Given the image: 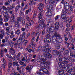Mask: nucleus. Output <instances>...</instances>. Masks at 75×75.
<instances>
[{"instance_id": "obj_20", "label": "nucleus", "mask_w": 75, "mask_h": 75, "mask_svg": "<svg viewBox=\"0 0 75 75\" xmlns=\"http://www.w3.org/2000/svg\"><path fill=\"white\" fill-rule=\"evenodd\" d=\"M64 58L65 61H71V57L70 56L67 57V55L66 56H63Z\"/></svg>"}, {"instance_id": "obj_53", "label": "nucleus", "mask_w": 75, "mask_h": 75, "mask_svg": "<svg viewBox=\"0 0 75 75\" xmlns=\"http://www.w3.org/2000/svg\"><path fill=\"white\" fill-rule=\"evenodd\" d=\"M9 38V36H8V35H7L6 36L5 39L6 40V41H7L8 40V38Z\"/></svg>"}, {"instance_id": "obj_56", "label": "nucleus", "mask_w": 75, "mask_h": 75, "mask_svg": "<svg viewBox=\"0 0 75 75\" xmlns=\"http://www.w3.org/2000/svg\"><path fill=\"white\" fill-rule=\"evenodd\" d=\"M16 57L17 60H18V61H19V60L20 59V56H19L18 55L16 56Z\"/></svg>"}, {"instance_id": "obj_15", "label": "nucleus", "mask_w": 75, "mask_h": 75, "mask_svg": "<svg viewBox=\"0 0 75 75\" xmlns=\"http://www.w3.org/2000/svg\"><path fill=\"white\" fill-rule=\"evenodd\" d=\"M69 9L67 8H64L63 11H62V14H66L68 13V10Z\"/></svg>"}, {"instance_id": "obj_19", "label": "nucleus", "mask_w": 75, "mask_h": 75, "mask_svg": "<svg viewBox=\"0 0 75 75\" xmlns=\"http://www.w3.org/2000/svg\"><path fill=\"white\" fill-rule=\"evenodd\" d=\"M16 18V16L13 14L11 17V22H14V19Z\"/></svg>"}, {"instance_id": "obj_60", "label": "nucleus", "mask_w": 75, "mask_h": 75, "mask_svg": "<svg viewBox=\"0 0 75 75\" xmlns=\"http://www.w3.org/2000/svg\"><path fill=\"white\" fill-rule=\"evenodd\" d=\"M21 46H22V45L20 43L19 44V45L17 47L18 48H20L21 47Z\"/></svg>"}, {"instance_id": "obj_44", "label": "nucleus", "mask_w": 75, "mask_h": 75, "mask_svg": "<svg viewBox=\"0 0 75 75\" xmlns=\"http://www.w3.org/2000/svg\"><path fill=\"white\" fill-rule=\"evenodd\" d=\"M71 50H74V49H75V45L73 44L72 43L71 44Z\"/></svg>"}, {"instance_id": "obj_50", "label": "nucleus", "mask_w": 75, "mask_h": 75, "mask_svg": "<svg viewBox=\"0 0 75 75\" xmlns=\"http://www.w3.org/2000/svg\"><path fill=\"white\" fill-rule=\"evenodd\" d=\"M35 30H38V31H39L40 30V28L38 26H35Z\"/></svg>"}, {"instance_id": "obj_62", "label": "nucleus", "mask_w": 75, "mask_h": 75, "mask_svg": "<svg viewBox=\"0 0 75 75\" xmlns=\"http://www.w3.org/2000/svg\"><path fill=\"white\" fill-rule=\"evenodd\" d=\"M33 49L32 48V49H29V50H28V52H31V51H32V52H34V51H33Z\"/></svg>"}, {"instance_id": "obj_47", "label": "nucleus", "mask_w": 75, "mask_h": 75, "mask_svg": "<svg viewBox=\"0 0 75 75\" xmlns=\"http://www.w3.org/2000/svg\"><path fill=\"white\" fill-rule=\"evenodd\" d=\"M8 20V17H5L4 21L5 22H7Z\"/></svg>"}, {"instance_id": "obj_13", "label": "nucleus", "mask_w": 75, "mask_h": 75, "mask_svg": "<svg viewBox=\"0 0 75 75\" xmlns=\"http://www.w3.org/2000/svg\"><path fill=\"white\" fill-rule=\"evenodd\" d=\"M52 12L51 11L47 10V12L46 13V16L48 17L49 16H52Z\"/></svg>"}, {"instance_id": "obj_24", "label": "nucleus", "mask_w": 75, "mask_h": 75, "mask_svg": "<svg viewBox=\"0 0 75 75\" xmlns=\"http://www.w3.org/2000/svg\"><path fill=\"white\" fill-rule=\"evenodd\" d=\"M42 71L43 72H45V74H48L49 73V71H48V70L45 68H43Z\"/></svg>"}, {"instance_id": "obj_18", "label": "nucleus", "mask_w": 75, "mask_h": 75, "mask_svg": "<svg viewBox=\"0 0 75 75\" xmlns=\"http://www.w3.org/2000/svg\"><path fill=\"white\" fill-rule=\"evenodd\" d=\"M43 14L44 12H43V11H41L38 14V18H42V16H43Z\"/></svg>"}, {"instance_id": "obj_28", "label": "nucleus", "mask_w": 75, "mask_h": 75, "mask_svg": "<svg viewBox=\"0 0 75 75\" xmlns=\"http://www.w3.org/2000/svg\"><path fill=\"white\" fill-rule=\"evenodd\" d=\"M70 56L72 57L73 58H75V53L73 54V52H72L70 51Z\"/></svg>"}, {"instance_id": "obj_63", "label": "nucleus", "mask_w": 75, "mask_h": 75, "mask_svg": "<svg viewBox=\"0 0 75 75\" xmlns=\"http://www.w3.org/2000/svg\"><path fill=\"white\" fill-rule=\"evenodd\" d=\"M4 16L5 17H7V13H4Z\"/></svg>"}, {"instance_id": "obj_48", "label": "nucleus", "mask_w": 75, "mask_h": 75, "mask_svg": "<svg viewBox=\"0 0 75 75\" xmlns=\"http://www.w3.org/2000/svg\"><path fill=\"white\" fill-rule=\"evenodd\" d=\"M72 19L71 18H69L68 20V22L69 23H72Z\"/></svg>"}, {"instance_id": "obj_37", "label": "nucleus", "mask_w": 75, "mask_h": 75, "mask_svg": "<svg viewBox=\"0 0 75 75\" xmlns=\"http://www.w3.org/2000/svg\"><path fill=\"white\" fill-rule=\"evenodd\" d=\"M48 33H47V34L46 35V37L47 38H49V37H50V35L51 34V33L48 32Z\"/></svg>"}, {"instance_id": "obj_22", "label": "nucleus", "mask_w": 75, "mask_h": 75, "mask_svg": "<svg viewBox=\"0 0 75 75\" xmlns=\"http://www.w3.org/2000/svg\"><path fill=\"white\" fill-rule=\"evenodd\" d=\"M60 25H59V23L58 22H57L55 23V27L56 29L58 30L59 28Z\"/></svg>"}, {"instance_id": "obj_23", "label": "nucleus", "mask_w": 75, "mask_h": 75, "mask_svg": "<svg viewBox=\"0 0 75 75\" xmlns=\"http://www.w3.org/2000/svg\"><path fill=\"white\" fill-rule=\"evenodd\" d=\"M65 51H66V53H64L63 54V56H65L66 57L67 55H68V54H69V49L68 50H65Z\"/></svg>"}, {"instance_id": "obj_41", "label": "nucleus", "mask_w": 75, "mask_h": 75, "mask_svg": "<svg viewBox=\"0 0 75 75\" xmlns=\"http://www.w3.org/2000/svg\"><path fill=\"white\" fill-rule=\"evenodd\" d=\"M16 34H17V35H19L20 33V31L19 29H18L15 32Z\"/></svg>"}, {"instance_id": "obj_21", "label": "nucleus", "mask_w": 75, "mask_h": 75, "mask_svg": "<svg viewBox=\"0 0 75 75\" xmlns=\"http://www.w3.org/2000/svg\"><path fill=\"white\" fill-rule=\"evenodd\" d=\"M64 58L65 61H71V57L70 56L67 57V55L66 56H63Z\"/></svg>"}, {"instance_id": "obj_10", "label": "nucleus", "mask_w": 75, "mask_h": 75, "mask_svg": "<svg viewBox=\"0 0 75 75\" xmlns=\"http://www.w3.org/2000/svg\"><path fill=\"white\" fill-rule=\"evenodd\" d=\"M44 41L45 42H47V43H50L51 42V39L50 38H45L44 39Z\"/></svg>"}, {"instance_id": "obj_61", "label": "nucleus", "mask_w": 75, "mask_h": 75, "mask_svg": "<svg viewBox=\"0 0 75 75\" xmlns=\"http://www.w3.org/2000/svg\"><path fill=\"white\" fill-rule=\"evenodd\" d=\"M39 6H40L42 8V7H44V5L43 4L41 3L39 4Z\"/></svg>"}, {"instance_id": "obj_38", "label": "nucleus", "mask_w": 75, "mask_h": 75, "mask_svg": "<svg viewBox=\"0 0 75 75\" xmlns=\"http://www.w3.org/2000/svg\"><path fill=\"white\" fill-rule=\"evenodd\" d=\"M35 37H33L32 38V39L31 41V44H33V43H35L34 41H35Z\"/></svg>"}, {"instance_id": "obj_17", "label": "nucleus", "mask_w": 75, "mask_h": 75, "mask_svg": "<svg viewBox=\"0 0 75 75\" xmlns=\"http://www.w3.org/2000/svg\"><path fill=\"white\" fill-rule=\"evenodd\" d=\"M58 41L59 42H62V39L61 37V35L59 34H58Z\"/></svg>"}, {"instance_id": "obj_55", "label": "nucleus", "mask_w": 75, "mask_h": 75, "mask_svg": "<svg viewBox=\"0 0 75 75\" xmlns=\"http://www.w3.org/2000/svg\"><path fill=\"white\" fill-rule=\"evenodd\" d=\"M6 55L7 57L8 58H11V56L10 54H6Z\"/></svg>"}, {"instance_id": "obj_36", "label": "nucleus", "mask_w": 75, "mask_h": 75, "mask_svg": "<svg viewBox=\"0 0 75 75\" xmlns=\"http://www.w3.org/2000/svg\"><path fill=\"white\" fill-rule=\"evenodd\" d=\"M6 64H2L1 65V67L3 68V69L4 70H5V69H6V66H5L6 65Z\"/></svg>"}, {"instance_id": "obj_2", "label": "nucleus", "mask_w": 75, "mask_h": 75, "mask_svg": "<svg viewBox=\"0 0 75 75\" xmlns=\"http://www.w3.org/2000/svg\"><path fill=\"white\" fill-rule=\"evenodd\" d=\"M44 55L45 57L44 58L45 59V60H48L49 58H51L52 57V56L49 52H45L44 53Z\"/></svg>"}, {"instance_id": "obj_51", "label": "nucleus", "mask_w": 75, "mask_h": 75, "mask_svg": "<svg viewBox=\"0 0 75 75\" xmlns=\"http://www.w3.org/2000/svg\"><path fill=\"white\" fill-rule=\"evenodd\" d=\"M24 41V45H25V46H26V45H27V43H28V40H25Z\"/></svg>"}, {"instance_id": "obj_9", "label": "nucleus", "mask_w": 75, "mask_h": 75, "mask_svg": "<svg viewBox=\"0 0 75 75\" xmlns=\"http://www.w3.org/2000/svg\"><path fill=\"white\" fill-rule=\"evenodd\" d=\"M49 31H48V32L51 33V34H52V33L53 32L54 33V32H55V31L54 32V30H55V28L54 26H51L50 28H49Z\"/></svg>"}, {"instance_id": "obj_43", "label": "nucleus", "mask_w": 75, "mask_h": 75, "mask_svg": "<svg viewBox=\"0 0 75 75\" xmlns=\"http://www.w3.org/2000/svg\"><path fill=\"white\" fill-rule=\"evenodd\" d=\"M10 50L11 51H13V53L12 54V55H14V54H15V50L13 48H10Z\"/></svg>"}, {"instance_id": "obj_33", "label": "nucleus", "mask_w": 75, "mask_h": 75, "mask_svg": "<svg viewBox=\"0 0 75 75\" xmlns=\"http://www.w3.org/2000/svg\"><path fill=\"white\" fill-rule=\"evenodd\" d=\"M4 55V50H1L0 55L1 57H3V55Z\"/></svg>"}, {"instance_id": "obj_54", "label": "nucleus", "mask_w": 75, "mask_h": 75, "mask_svg": "<svg viewBox=\"0 0 75 75\" xmlns=\"http://www.w3.org/2000/svg\"><path fill=\"white\" fill-rule=\"evenodd\" d=\"M9 44L10 46V47H11V48H13V47L14 45L13 44V43H10Z\"/></svg>"}, {"instance_id": "obj_7", "label": "nucleus", "mask_w": 75, "mask_h": 75, "mask_svg": "<svg viewBox=\"0 0 75 75\" xmlns=\"http://www.w3.org/2000/svg\"><path fill=\"white\" fill-rule=\"evenodd\" d=\"M38 23L39 24H42L45 23V20L44 19H42V18H39Z\"/></svg>"}, {"instance_id": "obj_49", "label": "nucleus", "mask_w": 75, "mask_h": 75, "mask_svg": "<svg viewBox=\"0 0 75 75\" xmlns=\"http://www.w3.org/2000/svg\"><path fill=\"white\" fill-rule=\"evenodd\" d=\"M42 7L39 6L38 7V11H41V10H42Z\"/></svg>"}, {"instance_id": "obj_8", "label": "nucleus", "mask_w": 75, "mask_h": 75, "mask_svg": "<svg viewBox=\"0 0 75 75\" xmlns=\"http://www.w3.org/2000/svg\"><path fill=\"white\" fill-rule=\"evenodd\" d=\"M24 38H25L20 36L18 39V40L19 41L20 43H21V42L23 43V42H24L25 41Z\"/></svg>"}, {"instance_id": "obj_25", "label": "nucleus", "mask_w": 75, "mask_h": 75, "mask_svg": "<svg viewBox=\"0 0 75 75\" xmlns=\"http://www.w3.org/2000/svg\"><path fill=\"white\" fill-rule=\"evenodd\" d=\"M20 5H17L15 7V12H16V13H17V11H18V10H19V9H20Z\"/></svg>"}, {"instance_id": "obj_14", "label": "nucleus", "mask_w": 75, "mask_h": 75, "mask_svg": "<svg viewBox=\"0 0 75 75\" xmlns=\"http://www.w3.org/2000/svg\"><path fill=\"white\" fill-rule=\"evenodd\" d=\"M68 63V61H63V62H62L60 65V67L62 68H64L65 67V64H67Z\"/></svg>"}, {"instance_id": "obj_5", "label": "nucleus", "mask_w": 75, "mask_h": 75, "mask_svg": "<svg viewBox=\"0 0 75 75\" xmlns=\"http://www.w3.org/2000/svg\"><path fill=\"white\" fill-rule=\"evenodd\" d=\"M52 54L54 55H57L58 56H60V52H59L58 51L56 50H54L52 52Z\"/></svg>"}, {"instance_id": "obj_12", "label": "nucleus", "mask_w": 75, "mask_h": 75, "mask_svg": "<svg viewBox=\"0 0 75 75\" xmlns=\"http://www.w3.org/2000/svg\"><path fill=\"white\" fill-rule=\"evenodd\" d=\"M33 67H34L33 65H32L30 66H27L26 68V71L29 70V71H30L33 69Z\"/></svg>"}, {"instance_id": "obj_16", "label": "nucleus", "mask_w": 75, "mask_h": 75, "mask_svg": "<svg viewBox=\"0 0 75 75\" xmlns=\"http://www.w3.org/2000/svg\"><path fill=\"white\" fill-rule=\"evenodd\" d=\"M53 8V6L52 5H48L46 7V9H47V10H49V11H51V9L52 8Z\"/></svg>"}, {"instance_id": "obj_26", "label": "nucleus", "mask_w": 75, "mask_h": 75, "mask_svg": "<svg viewBox=\"0 0 75 75\" xmlns=\"http://www.w3.org/2000/svg\"><path fill=\"white\" fill-rule=\"evenodd\" d=\"M15 25L14 26L15 27H19L20 26V24H19V22L18 21L14 23Z\"/></svg>"}, {"instance_id": "obj_52", "label": "nucleus", "mask_w": 75, "mask_h": 75, "mask_svg": "<svg viewBox=\"0 0 75 75\" xmlns=\"http://www.w3.org/2000/svg\"><path fill=\"white\" fill-rule=\"evenodd\" d=\"M55 21H57L58 20V18H59V16H57L55 17Z\"/></svg>"}, {"instance_id": "obj_30", "label": "nucleus", "mask_w": 75, "mask_h": 75, "mask_svg": "<svg viewBox=\"0 0 75 75\" xmlns=\"http://www.w3.org/2000/svg\"><path fill=\"white\" fill-rule=\"evenodd\" d=\"M55 47L57 50H59L60 48V45L59 44H56Z\"/></svg>"}, {"instance_id": "obj_58", "label": "nucleus", "mask_w": 75, "mask_h": 75, "mask_svg": "<svg viewBox=\"0 0 75 75\" xmlns=\"http://www.w3.org/2000/svg\"><path fill=\"white\" fill-rule=\"evenodd\" d=\"M45 30H43L42 31V35H44L45 34Z\"/></svg>"}, {"instance_id": "obj_57", "label": "nucleus", "mask_w": 75, "mask_h": 75, "mask_svg": "<svg viewBox=\"0 0 75 75\" xmlns=\"http://www.w3.org/2000/svg\"><path fill=\"white\" fill-rule=\"evenodd\" d=\"M25 33H23L22 34V35L20 36V37H24L25 38Z\"/></svg>"}, {"instance_id": "obj_32", "label": "nucleus", "mask_w": 75, "mask_h": 75, "mask_svg": "<svg viewBox=\"0 0 75 75\" xmlns=\"http://www.w3.org/2000/svg\"><path fill=\"white\" fill-rule=\"evenodd\" d=\"M20 44V41H19L18 40L17 42L15 43L14 44V46H16L17 47V46H18V45H19Z\"/></svg>"}, {"instance_id": "obj_46", "label": "nucleus", "mask_w": 75, "mask_h": 75, "mask_svg": "<svg viewBox=\"0 0 75 75\" xmlns=\"http://www.w3.org/2000/svg\"><path fill=\"white\" fill-rule=\"evenodd\" d=\"M11 66H12V63L11 62H9L8 64V67L9 68H10L11 67Z\"/></svg>"}, {"instance_id": "obj_31", "label": "nucleus", "mask_w": 75, "mask_h": 75, "mask_svg": "<svg viewBox=\"0 0 75 75\" xmlns=\"http://www.w3.org/2000/svg\"><path fill=\"white\" fill-rule=\"evenodd\" d=\"M49 4H54V3H55V1L54 0H51L49 1Z\"/></svg>"}, {"instance_id": "obj_64", "label": "nucleus", "mask_w": 75, "mask_h": 75, "mask_svg": "<svg viewBox=\"0 0 75 75\" xmlns=\"http://www.w3.org/2000/svg\"><path fill=\"white\" fill-rule=\"evenodd\" d=\"M3 18H2V15H0V21H3Z\"/></svg>"}, {"instance_id": "obj_11", "label": "nucleus", "mask_w": 75, "mask_h": 75, "mask_svg": "<svg viewBox=\"0 0 75 75\" xmlns=\"http://www.w3.org/2000/svg\"><path fill=\"white\" fill-rule=\"evenodd\" d=\"M64 8H67V9H69V3L66 2H64Z\"/></svg>"}, {"instance_id": "obj_1", "label": "nucleus", "mask_w": 75, "mask_h": 75, "mask_svg": "<svg viewBox=\"0 0 75 75\" xmlns=\"http://www.w3.org/2000/svg\"><path fill=\"white\" fill-rule=\"evenodd\" d=\"M58 36V34L57 33V31H54V36H53L52 38V42L54 44H55L58 41V39L57 38Z\"/></svg>"}, {"instance_id": "obj_4", "label": "nucleus", "mask_w": 75, "mask_h": 75, "mask_svg": "<svg viewBox=\"0 0 75 75\" xmlns=\"http://www.w3.org/2000/svg\"><path fill=\"white\" fill-rule=\"evenodd\" d=\"M0 37L2 40L3 39V37L5 36V31L4 30L2 29L0 30Z\"/></svg>"}, {"instance_id": "obj_34", "label": "nucleus", "mask_w": 75, "mask_h": 75, "mask_svg": "<svg viewBox=\"0 0 75 75\" xmlns=\"http://www.w3.org/2000/svg\"><path fill=\"white\" fill-rule=\"evenodd\" d=\"M32 48L33 50V51H34V49H35V47H36V45L35 44H33H33H32Z\"/></svg>"}, {"instance_id": "obj_59", "label": "nucleus", "mask_w": 75, "mask_h": 75, "mask_svg": "<svg viewBox=\"0 0 75 75\" xmlns=\"http://www.w3.org/2000/svg\"><path fill=\"white\" fill-rule=\"evenodd\" d=\"M65 49V47H62L61 48V50H62V51L61 52H61H62L63 53V52L64 51V50Z\"/></svg>"}, {"instance_id": "obj_42", "label": "nucleus", "mask_w": 75, "mask_h": 75, "mask_svg": "<svg viewBox=\"0 0 75 75\" xmlns=\"http://www.w3.org/2000/svg\"><path fill=\"white\" fill-rule=\"evenodd\" d=\"M58 73L59 75H63V74H64V71H59L58 72Z\"/></svg>"}, {"instance_id": "obj_6", "label": "nucleus", "mask_w": 75, "mask_h": 75, "mask_svg": "<svg viewBox=\"0 0 75 75\" xmlns=\"http://www.w3.org/2000/svg\"><path fill=\"white\" fill-rule=\"evenodd\" d=\"M56 61L59 62H63V61H67L65 60V58L64 57L62 58H57L56 59Z\"/></svg>"}, {"instance_id": "obj_35", "label": "nucleus", "mask_w": 75, "mask_h": 75, "mask_svg": "<svg viewBox=\"0 0 75 75\" xmlns=\"http://www.w3.org/2000/svg\"><path fill=\"white\" fill-rule=\"evenodd\" d=\"M74 28L75 25H73L72 26H71V27L69 28V29H70L71 31H74Z\"/></svg>"}, {"instance_id": "obj_45", "label": "nucleus", "mask_w": 75, "mask_h": 75, "mask_svg": "<svg viewBox=\"0 0 75 75\" xmlns=\"http://www.w3.org/2000/svg\"><path fill=\"white\" fill-rule=\"evenodd\" d=\"M6 45V44L5 43H2L0 45L1 48H3V47H5Z\"/></svg>"}, {"instance_id": "obj_39", "label": "nucleus", "mask_w": 75, "mask_h": 75, "mask_svg": "<svg viewBox=\"0 0 75 75\" xmlns=\"http://www.w3.org/2000/svg\"><path fill=\"white\" fill-rule=\"evenodd\" d=\"M22 20V18L21 17H19L17 18V21H18V22H20L21 20Z\"/></svg>"}, {"instance_id": "obj_40", "label": "nucleus", "mask_w": 75, "mask_h": 75, "mask_svg": "<svg viewBox=\"0 0 75 75\" xmlns=\"http://www.w3.org/2000/svg\"><path fill=\"white\" fill-rule=\"evenodd\" d=\"M41 29H42L44 28H44H45V27H46V25H45V23L42 24V25H41Z\"/></svg>"}, {"instance_id": "obj_27", "label": "nucleus", "mask_w": 75, "mask_h": 75, "mask_svg": "<svg viewBox=\"0 0 75 75\" xmlns=\"http://www.w3.org/2000/svg\"><path fill=\"white\" fill-rule=\"evenodd\" d=\"M36 12H37V11H35V13L33 15V18H32V20H34V19L36 18V17H37V14H36Z\"/></svg>"}, {"instance_id": "obj_29", "label": "nucleus", "mask_w": 75, "mask_h": 75, "mask_svg": "<svg viewBox=\"0 0 75 75\" xmlns=\"http://www.w3.org/2000/svg\"><path fill=\"white\" fill-rule=\"evenodd\" d=\"M36 73L38 75H43L44 74V73H41V71H37Z\"/></svg>"}, {"instance_id": "obj_3", "label": "nucleus", "mask_w": 75, "mask_h": 75, "mask_svg": "<svg viewBox=\"0 0 75 75\" xmlns=\"http://www.w3.org/2000/svg\"><path fill=\"white\" fill-rule=\"evenodd\" d=\"M40 65L42 67H47V65L45 64V60L44 59H42L41 61Z\"/></svg>"}]
</instances>
